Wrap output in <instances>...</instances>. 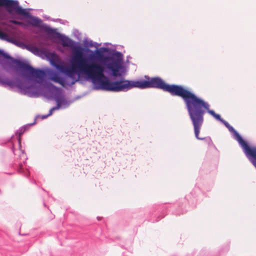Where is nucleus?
Returning a JSON list of instances; mask_svg holds the SVG:
<instances>
[{"label": "nucleus", "mask_w": 256, "mask_h": 256, "mask_svg": "<svg viewBox=\"0 0 256 256\" xmlns=\"http://www.w3.org/2000/svg\"><path fill=\"white\" fill-rule=\"evenodd\" d=\"M145 78L147 80L133 81L122 78L115 82H104V86L109 90V91L112 92L126 91L133 88L142 89L154 88L160 89L169 92L172 96L182 98L192 116L194 114V108L195 104L200 105L201 102V101L196 98V95L182 86L167 84L158 77L150 78L145 76Z\"/></svg>", "instance_id": "obj_1"}, {"label": "nucleus", "mask_w": 256, "mask_h": 256, "mask_svg": "<svg viewBox=\"0 0 256 256\" xmlns=\"http://www.w3.org/2000/svg\"><path fill=\"white\" fill-rule=\"evenodd\" d=\"M71 64V68H68L65 72L68 77L74 78L75 72L82 73L94 82L98 81L102 88L109 91L104 86V82H110L104 74V68L97 63H88L87 59L84 57L81 48L74 50Z\"/></svg>", "instance_id": "obj_2"}, {"label": "nucleus", "mask_w": 256, "mask_h": 256, "mask_svg": "<svg viewBox=\"0 0 256 256\" xmlns=\"http://www.w3.org/2000/svg\"><path fill=\"white\" fill-rule=\"evenodd\" d=\"M196 98L198 100H200L201 102H200V105L197 104H195L194 108V114H193V116H192V114H190L188 107L186 108L194 126V132L196 138L198 140H203V138H199L198 136L201 126L204 122V115L205 113L206 110H208V112L217 120H218L222 122L224 120L221 118L220 114H216V112L212 110H209L210 105L204 102L203 100L198 98L196 96Z\"/></svg>", "instance_id": "obj_3"}, {"label": "nucleus", "mask_w": 256, "mask_h": 256, "mask_svg": "<svg viewBox=\"0 0 256 256\" xmlns=\"http://www.w3.org/2000/svg\"><path fill=\"white\" fill-rule=\"evenodd\" d=\"M12 64H14L17 70L25 72L34 78L42 79L46 76V72L44 70L35 69L28 64L20 60L14 59L7 54L0 50V64L2 67L8 71V66H10Z\"/></svg>", "instance_id": "obj_4"}, {"label": "nucleus", "mask_w": 256, "mask_h": 256, "mask_svg": "<svg viewBox=\"0 0 256 256\" xmlns=\"http://www.w3.org/2000/svg\"><path fill=\"white\" fill-rule=\"evenodd\" d=\"M222 123L228 128L230 131L234 132L236 140L242 147L246 157L256 168V147H250L240 134L228 122L224 120Z\"/></svg>", "instance_id": "obj_5"}, {"label": "nucleus", "mask_w": 256, "mask_h": 256, "mask_svg": "<svg viewBox=\"0 0 256 256\" xmlns=\"http://www.w3.org/2000/svg\"><path fill=\"white\" fill-rule=\"evenodd\" d=\"M0 6H5L9 13L14 12L18 14L26 15V10L18 6L17 0H0Z\"/></svg>", "instance_id": "obj_6"}, {"label": "nucleus", "mask_w": 256, "mask_h": 256, "mask_svg": "<svg viewBox=\"0 0 256 256\" xmlns=\"http://www.w3.org/2000/svg\"><path fill=\"white\" fill-rule=\"evenodd\" d=\"M48 74L50 80L60 84L63 87L66 86V82L64 78L60 77L58 72L52 70H48Z\"/></svg>", "instance_id": "obj_7"}, {"label": "nucleus", "mask_w": 256, "mask_h": 256, "mask_svg": "<svg viewBox=\"0 0 256 256\" xmlns=\"http://www.w3.org/2000/svg\"><path fill=\"white\" fill-rule=\"evenodd\" d=\"M108 68L112 72V75L114 76H120L121 74L119 72L120 66L118 62H113L109 63L107 66Z\"/></svg>", "instance_id": "obj_8"}, {"label": "nucleus", "mask_w": 256, "mask_h": 256, "mask_svg": "<svg viewBox=\"0 0 256 256\" xmlns=\"http://www.w3.org/2000/svg\"><path fill=\"white\" fill-rule=\"evenodd\" d=\"M58 38L64 47L72 48L74 46V42L67 36L58 34Z\"/></svg>", "instance_id": "obj_9"}, {"label": "nucleus", "mask_w": 256, "mask_h": 256, "mask_svg": "<svg viewBox=\"0 0 256 256\" xmlns=\"http://www.w3.org/2000/svg\"><path fill=\"white\" fill-rule=\"evenodd\" d=\"M42 22L40 19L36 17H32L29 20V23L34 26H40Z\"/></svg>", "instance_id": "obj_10"}, {"label": "nucleus", "mask_w": 256, "mask_h": 256, "mask_svg": "<svg viewBox=\"0 0 256 256\" xmlns=\"http://www.w3.org/2000/svg\"><path fill=\"white\" fill-rule=\"evenodd\" d=\"M0 84H3V85L6 84L10 86H14V82L12 81L2 79L0 77Z\"/></svg>", "instance_id": "obj_11"}, {"label": "nucleus", "mask_w": 256, "mask_h": 256, "mask_svg": "<svg viewBox=\"0 0 256 256\" xmlns=\"http://www.w3.org/2000/svg\"><path fill=\"white\" fill-rule=\"evenodd\" d=\"M56 68L60 71L65 73L66 70H67V68L65 67L64 66L61 65V64H56Z\"/></svg>", "instance_id": "obj_12"}, {"label": "nucleus", "mask_w": 256, "mask_h": 256, "mask_svg": "<svg viewBox=\"0 0 256 256\" xmlns=\"http://www.w3.org/2000/svg\"><path fill=\"white\" fill-rule=\"evenodd\" d=\"M56 102L57 105L60 107L63 102L64 100L61 98H56Z\"/></svg>", "instance_id": "obj_13"}, {"label": "nucleus", "mask_w": 256, "mask_h": 256, "mask_svg": "<svg viewBox=\"0 0 256 256\" xmlns=\"http://www.w3.org/2000/svg\"><path fill=\"white\" fill-rule=\"evenodd\" d=\"M8 38V34L0 30V38L2 40H6Z\"/></svg>", "instance_id": "obj_14"}, {"label": "nucleus", "mask_w": 256, "mask_h": 256, "mask_svg": "<svg viewBox=\"0 0 256 256\" xmlns=\"http://www.w3.org/2000/svg\"><path fill=\"white\" fill-rule=\"evenodd\" d=\"M60 106H56L55 107H53L52 108L50 111H49V113L48 114V116H50L52 114V112L53 111L55 110H58L60 108Z\"/></svg>", "instance_id": "obj_15"}, {"label": "nucleus", "mask_w": 256, "mask_h": 256, "mask_svg": "<svg viewBox=\"0 0 256 256\" xmlns=\"http://www.w3.org/2000/svg\"><path fill=\"white\" fill-rule=\"evenodd\" d=\"M45 30L49 34H52L54 32V30L50 27H46L45 28Z\"/></svg>", "instance_id": "obj_16"}, {"label": "nucleus", "mask_w": 256, "mask_h": 256, "mask_svg": "<svg viewBox=\"0 0 256 256\" xmlns=\"http://www.w3.org/2000/svg\"><path fill=\"white\" fill-rule=\"evenodd\" d=\"M10 22L14 24H16V25H20L22 24V22H18V21H16V20H12L10 21Z\"/></svg>", "instance_id": "obj_17"}, {"label": "nucleus", "mask_w": 256, "mask_h": 256, "mask_svg": "<svg viewBox=\"0 0 256 256\" xmlns=\"http://www.w3.org/2000/svg\"><path fill=\"white\" fill-rule=\"evenodd\" d=\"M97 54L98 58H101L102 56V54L99 52H98Z\"/></svg>", "instance_id": "obj_18"}, {"label": "nucleus", "mask_w": 256, "mask_h": 256, "mask_svg": "<svg viewBox=\"0 0 256 256\" xmlns=\"http://www.w3.org/2000/svg\"><path fill=\"white\" fill-rule=\"evenodd\" d=\"M78 80H73L72 82H71V84H73L75 83Z\"/></svg>", "instance_id": "obj_19"}, {"label": "nucleus", "mask_w": 256, "mask_h": 256, "mask_svg": "<svg viewBox=\"0 0 256 256\" xmlns=\"http://www.w3.org/2000/svg\"><path fill=\"white\" fill-rule=\"evenodd\" d=\"M48 116V115H46V116H42V118H46Z\"/></svg>", "instance_id": "obj_20"}]
</instances>
